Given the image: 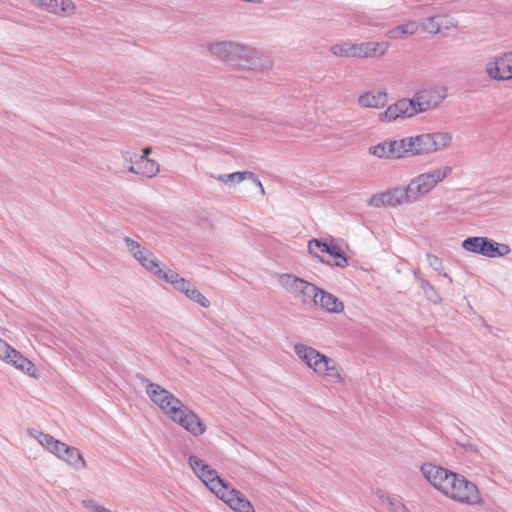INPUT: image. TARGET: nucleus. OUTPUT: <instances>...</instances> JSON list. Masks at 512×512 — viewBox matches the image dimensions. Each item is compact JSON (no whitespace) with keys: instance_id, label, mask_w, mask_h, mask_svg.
Instances as JSON below:
<instances>
[{"instance_id":"obj_1","label":"nucleus","mask_w":512,"mask_h":512,"mask_svg":"<svg viewBox=\"0 0 512 512\" xmlns=\"http://www.w3.org/2000/svg\"><path fill=\"white\" fill-rule=\"evenodd\" d=\"M420 470L429 483L445 496L468 505L482 502L478 487L464 476L431 463L423 464Z\"/></svg>"},{"instance_id":"obj_2","label":"nucleus","mask_w":512,"mask_h":512,"mask_svg":"<svg viewBox=\"0 0 512 512\" xmlns=\"http://www.w3.org/2000/svg\"><path fill=\"white\" fill-rule=\"evenodd\" d=\"M404 157L429 155L450 147L452 134L449 132L423 133L401 139Z\"/></svg>"},{"instance_id":"obj_3","label":"nucleus","mask_w":512,"mask_h":512,"mask_svg":"<svg viewBox=\"0 0 512 512\" xmlns=\"http://www.w3.org/2000/svg\"><path fill=\"white\" fill-rule=\"evenodd\" d=\"M294 351L315 373L325 377L329 382H343L342 369L333 359L304 344H296Z\"/></svg>"},{"instance_id":"obj_4","label":"nucleus","mask_w":512,"mask_h":512,"mask_svg":"<svg viewBox=\"0 0 512 512\" xmlns=\"http://www.w3.org/2000/svg\"><path fill=\"white\" fill-rule=\"evenodd\" d=\"M208 50L215 57L240 66L255 67L258 59V52L254 48L233 41L211 43Z\"/></svg>"},{"instance_id":"obj_5","label":"nucleus","mask_w":512,"mask_h":512,"mask_svg":"<svg viewBox=\"0 0 512 512\" xmlns=\"http://www.w3.org/2000/svg\"><path fill=\"white\" fill-rule=\"evenodd\" d=\"M452 173V167L444 166L434 168L413 178L406 186L410 202H416L420 197L428 194L436 185Z\"/></svg>"},{"instance_id":"obj_6","label":"nucleus","mask_w":512,"mask_h":512,"mask_svg":"<svg viewBox=\"0 0 512 512\" xmlns=\"http://www.w3.org/2000/svg\"><path fill=\"white\" fill-rule=\"evenodd\" d=\"M280 285L303 305L318 304L319 288L312 283L293 274L284 273L279 276Z\"/></svg>"},{"instance_id":"obj_7","label":"nucleus","mask_w":512,"mask_h":512,"mask_svg":"<svg viewBox=\"0 0 512 512\" xmlns=\"http://www.w3.org/2000/svg\"><path fill=\"white\" fill-rule=\"evenodd\" d=\"M137 378L146 385V393L150 400L168 417L175 414L183 403L173 393L159 384L150 382L145 376L138 374Z\"/></svg>"},{"instance_id":"obj_8","label":"nucleus","mask_w":512,"mask_h":512,"mask_svg":"<svg viewBox=\"0 0 512 512\" xmlns=\"http://www.w3.org/2000/svg\"><path fill=\"white\" fill-rule=\"evenodd\" d=\"M462 247L466 251L479 254L485 257H503L511 252L508 244L498 243L487 237H468L462 242Z\"/></svg>"},{"instance_id":"obj_9","label":"nucleus","mask_w":512,"mask_h":512,"mask_svg":"<svg viewBox=\"0 0 512 512\" xmlns=\"http://www.w3.org/2000/svg\"><path fill=\"white\" fill-rule=\"evenodd\" d=\"M189 465L197 477L209 488L210 491L218 495L228 485L218 475L217 471L206 464L202 459L196 456L189 457Z\"/></svg>"},{"instance_id":"obj_10","label":"nucleus","mask_w":512,"mask_h":512,"mask_svg":"<svg viewBox=\"0 0 512 512\" xmlns=\"http://www.w3.org/2000/svg\"><path fill=\"white\" fill-rule=\"evenodd\" d=\"M173 422L183 427L194 436L203 435L206 431V425L198 415L182 403L175 414L169 417Z\"/></svg>"},{"instance_id":"obj_11","label":"nucleus","mask_w":512,"mask_h":512,"mask_svg":"<svg viewBox=\"0 0 512 512\" xmlns=\"http://www.w3.org/2000/svg\"><path fill=\"white\" fill-rule=\"evenodd\" d=\"M403 203H411L407 188L396 187L382 193L374 194L368 201L372 207H396Z\"/></svg>"},{"instance_id":"obj_12","label":"nucleus","mask_w":512,"mask_h":512,"mask_svg":"<svg viewBox=\"0 0 512 512\" xmlns=\"http://www.w3.org/2000/svg\"><path fill=\"white\" fill-rule=\"evenodd\" d=\"M125 162H129L128 171L148 178L154 177L159 172V165L154 160L145 156H138L136 153H123Z\"/></svg>"},{"instance_id":"obj_13","label":"nucleus","mask_w":512,"mask_h":512,"mask_svg":"<svg viewBox=\"0 0 512 512\" xmlns=\"http://www.w3.org/2000/svg\"><path fill=\"white\" fill-rule=\"evenodd\" d=\"M485 70L493 80L512 79V51L494 57L486 64Z\"/></svg>"},{"instance_id":"obj_14","label":"nucleus","mask_w":512,"mask_h":512,"mask_svg":"<svg viewBox=\"0 0 512 512\" xmlns=\"http://www.w3.org/2000/svg\"><path fill=\"white\" fill-rule=\"evenodd\" d=\"M414 115H416V110H414L413 101H409L407 98H402L396 103L389 105L384 112L380 113L379 120L381 122L389 123L395 121L399 117L409 118Z\"/></svg>"},{"instance_id":"obj_15","label":"nucleus","mask_w":512,"mask_h":512,"mask_svg":"<svg viewBox=\"0 0 512 512\" xmlns=\"http://www.w3.org/2000/svg\"><path fill=\"white\" fill-rule=\"evenodd\" d=\"M217 497L228 504L235 512H255L250 501L240 491L231 488L229 485Z\"/></svg>"},{"instance_id":"obj_16","label":"nucleus","mask_w":512,"mask_h":512,"mask_svg":"<svg viewBox=\"0 0 512 512\" xmlns=\"http://www.w3.org/2000/svg\"><path fill=\"white\" fill-rule=\"evenodd\" d=\"M402 141H383L369 148V153L383 159H400L404 157Z\"/></svg>"},{"instance_id":"obj_17","label":"nucleus","mask_w":512,"mask_h":512,"mask_svg":"<svg viewBox=\"0 0 512 512\" xmlns=\"http://www.w3.org/2000/svg\"><path fill=\"white\" fill-rule=\"evenodd\" d=\"M3 360L35 379L39 377V373L35 365L13 347L9 349Z\"/></svg>"},{"instance_id":"obj_18","label":"nucleus","mask_w":512,"mask_h":512,"mask_svg":"<svg viewBox=\"0 0 512 512\" xmlns=\"http://www.w3.org/2000/svg\"><path fill=\"white\" fill-rule=\"evenodd\" d=\"M388 42L355 43L356 57L370 58L383 56L388 50Z\"/></svg>"},{"instance_id":"obj_19","label":"nucleus","mask_w":512,"mask_h":512,"mask_svg":"<svg viewBox=\"0 0 512 512\" xmlns=\"http://www.w3.org/2000/svg\"><path fill=\"white\" fill-rule=\"evenodd\" d=\"M433 94L432 90H422L417 92L412 99H409V101H413L416 114L426 112L438 106L439 102Z\"/></svg>"},{"instance_id":"obj_20","label":"nucleus","mask_w":512,"mask_h":512,"mask_svg":"<svg viewBox=\"0 0 512 512\" xmlns=\"http://www.w3.org/2000/svg\"><path fill=\"white\" fill-rule=\"evenodd\" d=\"M387 103V93L383 90L369 91L358 98V104L364 108H381Z\"/></svg>"},{"instance_id":"obj_21","label":"nucleus","mask_w":512,"mask_h":512,"mask_svg":"<svg viewBox=\"0 0 512 512\" xmlns=\"http://www.w3.org/2000/svg\"><path fill=\"white\" fill-rule=\"evenodd\" d=\"M34 436L43 447H45L50 453L54 454L59 459L62 457L65 449L68 447L67 444L43 432H37V435Z\"/></svg>"},{"instance_id":"obj_22","label":"nucleus","mask_w":512,"mask_h":512,"mask_svg":"<svg viewBox=\"0 0 512 512\" xmlns=\"http://www.w3.org/2000/svg\"><path fill=\"white\" fill-rule=\"evenodd\" d=\"M34 436L43 447H45L50 453L54 454L59 459L62 457L65 449L68 447L67 444L43 432H37V435Z\"/></svg>"},{"instance_id":"obj_23","label":"nucleus","mask_w":512,"mask_h":512,"mask_svg":"<svg viewBox=\"0 0 512 512\" xmlns=\"http://www.w3.org/2000/svg\"><path fill=\"white\" fill-rule=\"evenodd\" d=\"M327 312L339 313L343 310V303L333 294L319 288L318 304Z\"/></svg>"},{"instance_id":"obj_24","label":"nucleus","mask_w":512,"mask_h":512,"mask_svg":"<svg viewBox=\"0 0 512 512\" xmlns=\"http://www.w3.org/2000/svg\"><path fill=\"white\" fill-rule=\"evenodd\" d=\"M418 30V24L415 21H408L402 25L394 27L387 31L386 36L389 39H405L408 36L415 34Z\"/></svg>"},{"instance_id":"obj_25","label":"nucleus","mask_w":512,"mask_h":512,"mask_svg":"<svg viewBox=\"0 0 512 512\" xmlns=\"http://www.w3.org/2000/svg\"><path fill=\"white\" fill-rule=\"evenodd\" d=\"M60 459L76 470L84 469L87 466V463L80 451L73 446H68Z\"/></svg>"},{"instance_id":"obj_26","label":"nucleus","mask_w":512,"mask_h":512,"mask_svg":"<svg viewBox=\"0 0 512 512\" xmlns=\"http://www.w3.org/2000/svg\"><path fill=\"white\" fill-rule=\"evenodd\" d=\"M323 253H327L334 258V263L330 262L329 265H335L340 268H344L348 265L347 257L336 244L323 245Z\"/></svg>"},{"instance_id":"obj_27","label":"nucleus","mask_w":512,"mask_h":512,"mask_svg":"<svg viewBox=\"0 0 512 512\" xmlns=\"http://www.w3.org/2000/svg\"><path fill=\"white\" fill-rule=\"evenodd\" d=\"M214 179H216L219 182L225 183V184H238L241 183L244 180H248V178H253L254 173L250 171H238L227 175H218L213 176Z\"/></svg>"},{"instance_id":"obj_28","label":"nucleus","mask_w":512,"mask_h":512,"mask_svg":"<svg viewBox=\"0 0 512 512\" xmlns=\"http://www.w3.org/2000/svg\"><path fill=\"white\" fill-rule=\"evenodd\" d=\"M139 263L154 275L160 276L162 274L159 261L151 251H148Z\"/></svg>"},{"instance_id":"obj_29","label":"nucleus","mask_w":512,"mask_h":512,"mask_svg":"<svg viewBox=\"0 0 512 512\" xmlns=\"http://www.w3.org/2000/svg\"><path fill=\"white\" fill-rule=\"evenodd\" d=\"M330 51L338 57H356L355 43L335 44L331 46Z\"/></svg>"},{"instance_id":"obj_30","label":"nucleus","mask_w":512,"mask_h":512,"mask_svg":"<svg viewBox=\"0 0 512 512\" xmlns=\"http://www.w3.org/2000/svg\"><path fill=\"white\" fill-rule=\"evenodd\" d=\"M419 285L424 291L426 297L432 301L433 303H438L441 301L439 294L436 292L435 288L424 278H419Z\"/></svg>"},{"instance_id":"obj_31","label":"nucleus","mask_w":512,"mask_h":512,"mask_svg":"<svg viewBox=\"0 0 512 512\" xmlns=\"http://www.w3.org/2000/svg\"><path fill=\"white\" fill-rule=\"evenodd\" d=\"M186 296L204 308H208L210 306V301L194 286L191 287Z\"/></svg>"},{"instance_id":"obj_32","label":"nucleus","mask_w":512,"mask_h":512,"mask_svg":"<svg viewBox=\"0 0 512 512\" xmlns=\"http://www.w3.org/2000/svg\"><path fill=\"white\" fill-rule=\"evenodd\" d=\"M442 21L439 17H429L423 23V28L429 33L437 34L440 32Z\"/></svg>"},{"instance_id":"obj_33","label":"nucleus","mask_w":512,"mask_h":512,"mask_svg":"<svg viewBox=\"0 0 512 512\" xmlns=\"http://www.w3.org/2000/svg\"><path fill=\"white\" fill-rule=\"evenodd\" d=\"M323 245H328L327 243L325 242H322L320 240H317V239H312L309 241L308 243V249H309V253L316 256L317 258H319V260L322 262V263H326V264H330V261L329 260H326L325 258L323 257H320L317 252L315 251V248H318V250H320L321 252H323Z\"/></svg>"},{"instance_id":"obj_34","label":"nucleus","mask_w":512,"mask_h":512,"mask_svg":"<svg viewBox=\"0 0 512 512\" xmlns=\"http://www.w3.org/2000/svg\"><path fill=\"white\" fill-rule=\"evenodd\" d=\"M75 4L71 0H59V14L62 16H68L75 12Z\"/></svg>"},{"instance_id":"obj_35","label":"nucleus","mask_w":512,"mask_h":512,"mask_svg":"<svg viewBox=\"0 0 512 512\" xmlns=\"http://www.w3.org/2000/svg\"><path fill=\"white\" fill-rule=\"evenodd\" d=\"M39 5L44 7L47 11L59 14V0H38Z\"/></svg>"},{"instance_id":"obj_36","label":"nucleus","mask_w":512,"mask_h":512,"mask_svg":"<svg viewBox=\"0 0 512 512\" xmlns=\"http://www.w3.org/2000/svg\"><path fill=\"white\" fill-rule=\"evenodd\" d=\"M123 241L126 245L127 250L132 255H137V251L142 249V247H143L138 241H136L128 236H125Z\"/></svg>"},{"instance_id":"obj_37","label":"nucleus","mask_w":512,"mask_h":512,"mask_svg":"<svg viewBox=\"0 0 512 512\" xmlns=\"http://www.w3.org/2000/svg\"><path fill=\"white\" fill-rule=\"evenodd\" d=\"M390 506V512H409L408 509L399 500L394 497L387 496Z\"/></svg>"},{"instance_id":"obj_38","label":"nucleus","mask_w":512,"mask_h":512,"mask_svg":"<svg viewBox=\"0 0 512 512\" xmlns=\"http://www.w3.org/2000/svg\"><path fill=\"white\" fill-rule=\"evenodd\" d=\"M427 257V261L429 263V265L437 272L441 273V271L443 270V263H442V260L434 255V254H430L428 253L426 255Z\"/></svg>"},{"instance_id":"obj_39","label":"nucleus","mask_w":512,"mask_h":512,"mask_svg":"<svg viewBox=\"0 0 512 512\" xmlns=\"http://www.w3.org/2000/svg\"><path fill=\"white\" fill-rule=\"evenodd\" d=\"M193 285L188 281L186 280L185 278L181 277L180 279H178V281H176L174 284H173V287L184 293L185 295L189 292V290L191 289Z\"/></svg>"},{"instance_id":"obj_40","label":"nucleus","mask_w":512,"mask_h":512,"mask_svg":"<svg viewBox=\"0 0 512 512\" xmlns=\"http://www.w3.org/2000/svg\"><path fill=\"white\" fill-rule=\"evenodd\" d=\"M160 278L164 279L166 282H169L171 283L172 285L178 281V279L181 278V276L174 272L173 270H166V271H163L162 270V274L159 276Z\"/></svg>"},{"instance_id":"obj_41","label":"nucleus","mask_w":512,"mask_h":512,"mask_svg":"<svg viewBox=\"0 0 512 512\" xmlns=\"http://www.w3.org/2000/svg\"><path fill=\"white\" fill-rule=\"evenodd\" d=\"M84 506L90 511V512H111L104 506L98 504L97 502L93 500L84 501Z\"/></svg>"},{"instance_id":"obj_42","label":"nucleus","mask_w":512,"mask_h":512,"mask_svg":"<svg viewBox=\"0 0 512 512\" xmlns=\"http://www.w3.org/2000/svg\"><path fill=\"white\" fill-rule=\"evenodd\" d=\"M10 348V345H8L5 341L0 339V359L3 360V358L6 356Z\"/></svg>"},{"instance_id":"obj_43","label":"nucleus","mask_w":512,"mask_h":512,"mask_svg":"<svg viewBox=\"0 0 512 512\" xmlns=\"http://www.w3.org/2000/svg\"><path fill=\"white\" fill-rule=\"evenodd\" d=\"M248 180H252L254 182V184L257 186V188H259L260 190V193L262 195L265 194V189L261 183V181L259 180V178L254 174V177L253 178H248Z\"/></svg>"},{"instance_id":"obj_44","label":"nucleus","mask_w":512,"mask_h":512,"mask_svg":"<svg viewBox=\"0 0 512 512\" xmlns=\"http://www.w3.org/2000/svg\"><path fill=\"white\" fill-rule=\"evenodd\" d=\"M148 251L149 250H147L145 247H142V249L137 251V255H133V257L139 262L147 254Z\"/></svg>"},{"instance_id":"obj_45","label":"nucleus","mask_w":512,"mask_h":512,"mask_svg":"<svg viewBox=\"0 0 512 512\" xmlns=\"http://www.w3.org/2000/svg\"><path fill=\"white\" fill-rule=\"evenodd\" d=\"M152 152V149L151 147H146L143 149V154L141 156H145L146 158H148V155Z\"/></svg>"},{"instance_id":"obj_46","label":"nucleus","mask_w":512,"mask_h":512,"mask_svg":"<svg viewBox=\"0 0 512 512\" xmlns=\"http://www.w3.org/2000/svg\"><path fill=\"white\" fill-rule=\"evenodd\" d=\"M472 451H477L472 445L469 446Z\"/></svg>"}]
</instances>
